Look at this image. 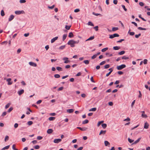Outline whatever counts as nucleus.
I'll return each instance as SVG.
<instances>
[{
    "instance_id": "nucleus-1",
    "label": "nucleus",
    "mask_w": 150,
    "mask_h": 150,
    "mask_svg": "<svg viewBox=\"0 0 150 150\" xmlns=\"http://www.w3.org/2000/svg\"><path fill=\"white\" fill-rule=\"evenodd\" d=\"M79 42V40L76 41H74L73 40H71L69 41L67 44L69 45H70L71 47H74L75 46L74 44L76 43H78Z\"/></svg>"
},
{
    "instance_id": "nucleus-2",
    "label": "nucleus",
    "mask_w": 150,
    "mask_h": 150,
    "mask_svg": "<svg viewBox=\"0 0 150 150\" xmlns=\"http://www.w3.org/2000/svg\"><path fill=\"white\" fill-rule=\"evenodd\" d=\"M126 66L125 64H122L121 65L117 66V68L118 70H121L122 69L125 68Z\"/></svg>"
},
{
    "instance_id": "nucleus-3",
    "label": "nucleus",
    "mask_w": 150,
    "mask_h": 150,
    "mask_svg": "<svg viewBox=\"0 0 150 150\" xmlns=\"http://www.w3.org/2000/svg\"><path fill=\"white\" fill-rule=\"evenodd\" d=\"M15 14L17 15H19L21 14H23L24 13V12L23 11H16L15 12Z\"/></svg>"
},
{
    "instance_id": "nucleus-4",
    "label": "nucleus",
    "mask_w": 150,
    "mask_h": 150,
    "mask_svg": "<svg viewBox=\"0 0 150 150\" xmlns=\"http://www.w3.org/2000/svg\"><path fill=\"white\" fill-rule=\"evenodd\" d=\"M77 128L80 129L82 131H85L87 129V128L86 127L81 128L80 127H77Z\"/></svg>"
},
{
    "instance_id": "nucleus-5",
    "label": "nucleus",
    "mask_w": 150,
    "mask_h": 150,
    "mask_svg": "<svg viewBox=\"0 0 150 150\" xmlns=\"http://www.w3.org/2000/svg\"><path fill=\"white\" fill-rule=\"evenodd\" d=\"M62 141L60 139H55L54 140V142L55 143H58Z\"/></svg>"
},
{
    "instance_id": "nucleus-6",
    "label": "nucleus",
    "mask_w": 150,
    "mask_h": 150,
    "mask_svg": "<svg viewBox=\"0 0 150 150\" xmlns=\"http://www.w3.org/2000/svg\"><path fill=\"white\" fill-rule=\"evenodd\" d=\"M11 78H8L6 79V81L8 82V85H11L12 83V82L11 81Z\"/></svg>"
},
{
    "instance_id": "nucleus-7",
    "label": "nucleus",
    "mask_w": 150,
    "mask_h": 150,
    "mask_svg": "<svg viewBox=\"0 0 150 150\" xmlns=\"http://www.w3.org/2000/svg\"><path fill=\"white\" fill-rule=\"evenodd\" d=\"M29 64L30 66L34 67H36L37 66V64L36 63L32 62H30Z\"/></svg>"
},
{
    "instance_id": "nucleus-8",
    "label": "nucleus",
    "mask_w": 150,
    "mask_h": 150,
    "mask_svg": "<svg viewBox=\"0 0 150 150\" xmlns=\"http://www.w3.org/2000/svg\"><path fill=\"white\" fill-rule=\"evenodd\" d=\"M149 124L148 123L146 122L144 126V128L146 129H147L149 128Z\"/></svg>"
},
{
    "instance_id": "nucleus-9",
    "label": "nucleus",
    "mask_w": 150,
    "mask_h": 150,
    "mask_svg": "<svg viewBox=\"0 0 150 150\" xmlns=\"http://www.w3.org/2000/svg\"><path fill=\"white\" fill-rule=\"evenodd\" d=\"M14 16H13V15H11L10 16L9 18H8V21H11L12 20H13V18H14Z\"/></svg>"
},
{
    "instance_id": "nucleus-10",
    "label": "nucleus",
    "mask_w": 150,
    "mask_h": 150,
    "mask_svg": "<svg viewBox=\"0 0 150 150\" xmlns=\"http://www.w3.org/2000/svg\"><path fill=\"white\" fill-rule=\"evenodd\" d=\"M58 38V37H56L55 38L52 39L51 41V42L52 43H53L55 40H57Z\"/></svg>"
},
{
    "instance_id": "nucleus-11",
    "label": "nucleus",
    "mask_w": 150,
    "mask_h": 150,
    "mask_svg": "<svg viewBox=\"0 0 150 150\" xmlns=\"http://www.w3.org/2000/svg\"><path fill=\"white\" fill-rule=\"evenodd\" d=\"M74 110L73 109H69L67 110V112L69 113H71L74 111Z\"/></svg>"
},
{
    "instance_id": "nucleus-12",
    "label": "nucleus",
    "mask_w": 150,
    "mask_h": 150,
    "mask_svg": "<svg viewBox=\"0 0 150 150\" xmlns=\"http://www.w3.org/2000/svg\"><path fill=\"white\" fill-rule=\"evenodd\" d=\"M24 90L23 89H22L18 91V93L19 95H21L24 93Z\"/></svg>"
},
{
    "instance_id": "nucleus-13",
    "label": "nucleus",
    "mask_w": 150,
    "mask_h": 150,
    "mask_svg": "<svg viewBox=\"0 0 150 150\" xmlns=\"http://www.w3.org/2000/svg\"><path fill=\"white\" fill-rule=\"evenodd\" d=\"M53 132V130L52 129H48L47 131V132L48 134H50L51 133H52Z\"/></svg>"
},
{
    "instance_id": "nucleus-14",
    "label": "nucleus",
    "mask_w": 150,
    "mask_h": 150,
    "mask_svg": "<svg viewBox=\"0 0 150 150\" xmlns=\"http://www.w3.org/2000/svg\"><path fill=\"white\" fill-rule=\"evenodd\" d=\"M106 132V130L103 131V130H102L100 131V132L99 134V135H100L102 134L104 135L105 134Z\"/></svg>"
},
{
    "instance_id": "nucleus-15",
    "label": "nucleus",
    "mask_w": 150,
    "mask_h": 150,
    "mask_svg": "<svg viewBox=\"0 0 150 150\" xmlns=\"http://www.w3.org/2000/svg\"><path fill=\"white\" fill-rule=\"evenodd\" d=\"M94 38V36H92L89 38L88 39H87L86 41H87L89 40H92Z\"/></svg>"
},
{
    "instance_id": "nucleus-16",
    "label": "nucleus",
    "mask_w": 150,
    "mask_h": 150,
    "mask_svg": "<svg viewBox=\"0 0 150 150\" xmlns=\"http://www.w3.org/2000/svg\"><path fill=\"white\" fill-rule=\"evenodd\" d=\"M141 139V138H139L137 140L135 141L134 142H133L132 143V144H135L138 143L140 141V140Z\"/></svg>"
},
{
    "instance_id": "nucleus-17",
    "label": "nucleus",
    "mask_w": 150,
    "mask_h": 150,
    "mask_svg": "<svg viewBox=\"0 0 150 150\" xmlns=\"http://www.w3.org/2000/svg\"><path fill=\"white\" fill-rule=\"evenodd\" d=\"M55 119V117H51L49 118L48 120L50 121H53Z\"/></svg>"
},
{
    "instance_id": "nucleus-18",
    "label": "nucleus",
    "mask_w": 150,
    "mask_h": 150,
    "mask_svg": "<svg viewBox=\"0 0 150 150\" xmlns=\"http://www.w3.org/2000/svg\"><path fill=\"white\" fill-rule=\"evenodd\" d=\"M105 145V146H107L110 145V143L107 141H105L104 142Z\"/></svg>"
},
{
    "instance_id": "nucleus-19",
    "label": "nucleus",
    "mask_w": 150,
    "mask_h": 150,
    "mask_svg": "<svg viewBox=\"0 0 150 150\" xmlns=\"http://www.w3.org/2000/svg\"><path fill=\"white\" fill-rule=\"evenodd\" d=\"M120 48L119 46H115L113 47V49L115 50H117Z\"/></svg>"
},
{
    "instance_id": "nucleus-20",
    "label": "nucleus",
    "mask_w": 150,
    "mask_h": 150,
    "mask_svg": "<svg viewBox=\"0 0 150 150\" xmlns=\"http://www.w3.org/2000/svg\"><path fill=\"white\" fill-rule=\"evenodd\" d=\"M9 147H10L9 145L3 148H2L1 150H4L5 149H9Z\"/></svg>"
},
{
    "instance_id": "nucleus-21",
    "label": "nucleus",
    "mask_w": 150,
    "mask_h": 150,
    "mask_svg": "<svg viewBox=\"0 0 150 150\" xmlns=\"http://www.w3.org/2000/svg\"><path fill=\"white\" fill-rule=\"evenodd\" d=\"M96 108H94L90 109L89 110L90 111H95L96 110Z\"/></svg>"
},
{
    "instance_id": "nucleus-22",
    "label": "nucleus",
    "mask_w": 150,
    "mask_h": 150,
    "mask_svg": "<svg viewBox=\"0 0 150 150\" xmlns=\"http://www.w3.org/2000/svg\"><path fill=\"white\" fill-rule=\"evenodd\" d=\"M69 37L70 38H71L74 36V35L72 32H70L69 33Z\"/></svg>"
},
{
    "instance_id": "nucleus-23",
    "label": "nucleus",
    "mask_w": 150,
    "mask_h": 150,
    "mask_svg": "<svg viewBox=\"0 0 150 150\" xmlns=\"http://www.w3.org/2000/svg\"><path fill=\"white\" fill-rule=\"evenodd\" d=\"M56 69L59 71H62V68L60 67H56Z\"/></svg>"
},
{
    "instance_id": "nucleus-24",
    "label": "nucleus",
    "mask_w": 150,
    "mask_h": 150,
    "mask_svg": "<svg viewBox=\"0 0 150 150\" xmlns=\"http://www.w3.org/2000/svg\"><path fill=\"white\" fill-rule=\"evenodd\" d=\"M118 29V28L117 27H113L112 28V31H115L117 30Z\"/></svg>"
},
{
    "instance_id": "nucleus-25",
    "label": "nucleus",
    "mask_w": 150,
    "mask_h": 150,
    "mask_svg": "<svg viewBox=\"0 0 150 150\" xmlns=\"http://www.w3.org/2000/svg\"><path fill=\"white\" fill-rule=\"evenodd\" d=\"M88 122V120H86L82 122V124H85Z\"/></svg>"
},
{
    "instance_id": "nucleus-26",
    "label": "nucleus",
    "mask_w": 150,
    "mask_h": 150,
    "mask_svg": "<svg viewBox=\"0 0 150 150\" xmlns=\"http://www.w3.org/2000/svg\"><path fill=\"white\" fill-rule=\"evenodd\" d=\"M125 52V51H122L120 52H119L118 53V54L120 55H122Z\"/></svg>"
},
{
    "instance_id": "nucleus-27",
    "label": "nucleus",
    "mask_w": 150,
    "mask_h": 150,
    "mask_svg": "<svg viewBox=\"0 0 150 150\" xmlns=\"http://www.w3.org/2000/svg\"><path fill=\"white\" fill-rule=\"evenodd\" d=\"M71 25H66L65 26V28L67 30H69V29H70L71 27Z\"/></svg>"
},
{
    "instance_id": "nucleus-28",
    "label": "nucleus",
    "mask_w": 150,
    "mask_h": 150,
    "mask_svg": "<svg viewBox=\"0 0 150 150\" xmlns=\"http://www.w3.org/2000/svg\"><path fill=\"white\" fill-rule=\"evenodd\" d=\"M142 117L143 118H146L147 117V116L146 115L142 113Z\"/></svg>"
},
{
    "instance_id": "nucleus-29",
    "label": "nucleus",
    "mask_w": 150,
    "mask_h": 150,
    "mask_svg": "<svg viewBox=\"0 0 150 150\" xmlns=\"http://www.w3.org/2000/svg\"><path fill=\"white\" fill-rule=\"evenodd\" d=\"M102 126L103 129H105L107 127V125L106 124H103L102 125Z\"/></svg>"
},
{
    "instance_id": "nucleus-30",
    "label": "nucleus",
    "mask_w": 150,
    "mask_h": 150,
    "mask_svg": "<svg viewBox=\"0 0 150 150\" xmlns=\"http://www.w3.org/2000/svg\"><path fill=\"white\" fill-rule=\"evenodd\" d=\"M54 77L56 78H59L60 77V76L58 74H55L54 75Z\"/></svg>"
},
{
    "instance_id": "nucleus-31",
    "label": "nucleus",
    "mask_w": 150,
    "mask_h": 150,
    "mask_svg": "<svg viewBox=\"0 0 150 150\" xmlns=\"http://www.w3.org/2000/svg\"><path fill=\"white\" fill-rule=\"evenodd\" d=\"M67 36V34H64L63 35V38H62V40L63 41H64L66 39Z\"/></svg>"
},
{
    "instance_id": "nucleus-32",
    "label": "nucleus",
    "mask_w": 150,
    "mask_h": 150,
    "mask_svg": "<svg viewBox=\"0 0 150 150\" xmlns=\"http://www.w3.org/2000/svg\"><path fill=\"white\" fill-rule=\"evenodd\" d=\"M88 24L89 25H91V26H94L93 24L91 21H89L88 23Z\"/></svg>"
},
{
    "instance_id": "nucleus-33",
    "label": "nucleus",
    "mask_w": 150,
    "mask_h": 150,
    "mask_svg": "<svg viewBox=\"0 0 150 150\" xmlns=\"http://www.w3.org/2000/svg\"><path fill=\"white\" fill-rule=\"evenodd\" d=\"M1 15L2 16H4V15H5L4 12V11L3 10H2L1 11Z\"/></svg>"
},
{
    "instance_id": "nucleus-34",
    "label": "nucleus",
    "mask_w": 150,
    "mask_h": 150,
    "mask_svg": "<svg viewBox=\"0 0 150 150\" xmlns=\"http://www.w3.org/2000/svg\"><path fill=\"white\" fill-rule=\"evenodd\" d=\"M108 47H106V48H104L103 49L101 50V51L103 52H104L105 51H106L107 50H108Z\"/></svg>"
},
{
    "instance_id": "nucleus-35",
    "label": "nucleus",
    "mask_w": 150,
    "mask_h": 150,
    "mask_svg": "<svg viewBox=\"0 0 150 150\" xmlns=\"http://www.w3.org/2000/svg\"><path fill=\"white\" fill-rule=\"evenodd\" d=\"M121 6L123 8L124 11H126L127 10V9L126 8L125 6L124 5H122Z\"/></svg>"
},
{
    "instance_id": "nucleus-36",
    "label": "nucleus",
    "mask_w": 150,
    "mask_h": 150,
    "mask_svg": "<svg viewBox=\"0 0 150 150\" xmlns=\"http://www.w3.org/2000/svg\"><path fill=\"white\" fill-rule=\"evenodd\" d=\"M83 62L86 64H88L89 63V61L88 60H85L83 61Z\"/></svg>"
},
{
    "instance_id": "nucleus-37",
    "label": "nucleus",
    "mask_w": 150,
    "mask_h": 150,
    "mask_svg": "<svg viewBox=\"0 0 150 150\" xmlns=\"http://www.w3.org/2000/svg\"><path fill=\"white\" fill-rule=\"evenodd\" d=\"M122 59H129V57H126L125 56H124L123 57H122Z\"/></svg>"
},
{
    "instance_id": "nucleus-38",
    "label": "nucleus",
    "mask_w": 150,
    "mask_h": 150,
    "mask_svg": "<svg viewBox=\"0 0 150 150\" xmlns=\"http://www.w3.org/2000/svg\"><path fill=\"white\" fill-rule=\"evenodd\" d=\"M138 29L139 30H146V28H142L141 27H138Z\"/></svg>"
},
{
    "instance_id": "nucleus-39",
    "label": "nucleus",
    "mask_w": 150,
    "mask_h": 150,
    "mask_svg": "<svg viewBox=\"0 0 150 150\" xmlns=\"http://www.w3.org/2000/svg\"><path fill=\"white\" fill-rule=\"evenodd\" d=\"M113 35L114 38L115 37H118L119 36V35L117 33H115Z\"/></svg>"
},
{
    "instance_id": "nucleus-40",
    "label": "nucleus",
    "mask_w": 150,
    "mask_h": 150,
    "mask_svg": "<svg viewBox=\"0 0 150 150\" xmlns=\"http://www.w3.org/2000/svg\"><path fill=\"white\" fill-rule=\"evenodd\" d=\"M9 139V137L8 136H6L5 138L4 141L5 142H6L7 140H8Z\"/></svg>"
},
{
    "instance_id": "nucleus-41",
    "label": "nucleus",
    "mask_w": 150,
    "mask_h": 150,
    "mask_svg": "<svg viewBox=\"0 0 150 150\" xmlns=\"http://www.w3.org/2000/svg\"><path fill=\"white\" fill-rule=\"evenodd\" d=\"M27 123L28 125H30L33 124V122L32 121H29Z\"/></svg>"
},
{
    "instance_id": "nucleus-42",
    "label": "nucleus",
    "mask_w": 150,
    "mask_h": 150,
    "mask_svg": "<svg viewBox=\"0 0 150 150\" xmlns=\"http://www.w3.org/2000/svg\"><path fill=\"white\" fill-rule=\"evenodd\" d=\"M110 67V65H109V64H108L105 65L104 67L105 69H106L109 68Z\"/></svg>"
},
{
    "instance_id": "nucleus-43",
    "label": "nucleus",
    "mask_w": 150,
    "mask_h": 150,
    "mask_svg": "<svg viewBox=\"0 0 150 150\" xmlns=\"http://www.w3.org/2000/svg\"><path fill=\"white\" fill-rule=\"evenodd\" d=\"M16 145L15 144H13L12 146V148L14 150H18V149L15 148Z\"/></svg>"
},
{
    "instance_id": "nucleus-44",
    "label": "nucleus",
    "mask_w": 150,
    "mask_h": 150,
    "mask_svg": "<svg viewBox=\"0 0 150 150\" xmlns=\"http://www.w3.org/2000/svg\"><path fill=\"white\" fill-rule=\"evenodd\" d=\"M10 105L11 104L10 103H8L5 106V108L7 109V108H8L9 107Z\"/></svg>"
},
{
    "instance_id": "nucleus-45",
    "label": "nucleus",
    "mask_w": 150,
    "mask_h": 150,
    "mask_svg": "<svg viewBox=\"0 0 150 150\" xmlns=\"http://www.w3.org/2000/svg\"><path fill=\"white\" fill-rule=\"evenodd\" d=\"M141 35V33H139V34L138 35H135V37L136 38H138Z\"/></svg>"
},
{
    "instance_id": "nucleus-46",
    "label": "nucleus",
    "mask_w": 150,
    "mask_h": 150,
    "mask_svg": "<svg viewBox=\"0 0 150 150\" xmlns=\"http://www.w3.org/2000/svg\"><path fill=\"white\" fill-rule=\"evenodd\" d=\"M128 141L130 143H132V142H134V140H132L130 138H128Z\"/></svg>"
},
{
    "instance_id": "nucleus-47",
    "label": "nucleus",
    "mask_w": 150,
    "mask_h": 150,
    "mask_svg": "<svg viewBox=\"0 0 150 150\" xmlns=\"http://www.w3.org/2000/svg\"><path fill=\"white\" fill-rule=\"evenodd\" d=\"M13 108L11 107L8 109L7 112H10L13 110Z\"/></svg>"
},
{
    "instance_id": "nucleus-48",
    "label": "nucleus",
    "mask_w": 150,
    "mask_h": 150,
    "mask_svg": "<svg viewBox=\"0 0 150 150\" xmlns=\"http://www.w3.org/2000/svg\"><path fill=\"white\" fill-rule=\"evenodd\" d=\"M147 59H144L143 61V63L144 64H147Z\"/></svg>"
},
{
    "instance_id": "nucleus-49",
    "label": "nucleus",
    "mask_w": 150,
    "mask_h": 150,
    "mask_svg": "<svg viewBox=\"0 0 150 150\" xmlns=\"http://www.w3.org/2000/svg\"><path fill=\"white\" fill-rule=\"evenodd\" d=\"M130 120V119L128 117H127V118L125 119L124 120V121H129Z\"/></svg>"
},
{
    "instance_id": "nucleus-50",
    "label": "nucleus",
    "mask_w": 150,
    "mask_h": 150,
    "mask_svg": "<svg viewBox=\"0 0 150 150\" xmlns=\"http://www.w3.org/2000/svg\"><path fill=\"white\" fill-rule=\"evenodd\" d=\"M103 122V121H99V122L98 123V127L101 124V123H102Z\"/></svg>"
},
{
    "instance_id": "nucleus-51",
    "label": "nucleus",
    "mask_w": 150,
    "mask_h": 150,
    "mask_svg": "<svg viewBox=\"0 0 150 150\" xmlns=\"http://www.w3.org/2000/svg\"><path fill=\"white\" fill-rule=\"evenodd\" d=\"M97 57V55L96 54H94L91 57V59H95Z\"/></svg>"
},
{
    "instance_id": "nucleus-52",
    "label": "nucleus",
    "mask_w": 150,
    "mask_h": 150,
    "mask_svg": "<svg viewBox=\"0 0 150 150\" xmlns=\"http://www.w3.org/2000/svg\"><path fill=\"white\" fill-rule=\"evenodd\" d=\"M65 45L59 47V49L60 50H63L65 48Z\"/></svg>"
},
{
    "instance_id": "nucleus-53",
    "label": "nucleus",
    "mask_w": 150,
    "mask_h": 150,
    "mask_svg": "<svg viewBox=\"0 0 150 150\" xmlns=\"http://www.w3.org/2000/svg\"><path fill=\"white\" fill-rule=\"evenodd\" d=\"M34 148L35 149H38L40 148V146L39 145H36L34 146Z\"/></svg>"
},
{
    "instance_id": "nucleus-54",
    "label": "nucleus",
    "mask_w": 150,
    "mask_h": 150,
    "mask_svg": "<svg viewBox=\"0 0 150 150\" xmlns=\"http://www.w3.org/2000/svg\"><path fill=\"white\" fill-rule=\"evenodd\" d=\"M92 14L93 15H95V16H98V15H100V13H95L94 12H93V13H92Z\"/></svg>"
},
{
    "instance_id": "nucleus-55",
    "label": "nucleus",
    "mask_w": 150,
    "mask_h": 150,
    "mask_svg": "<svg viewBox=\"0 0 150 150\" xmlns=\"http://www.w3.org/2000/svg\"><path fill=\"white\" fill-rule=\"evenodd\" d=\"M105 54L106 55H109V57H110L112 56V54H109V53H108V52L106 53Z\"/></svg>"
},
{
    "instance_id": "nucleus-56",
    "label": "nucleus",
    "mask_w": 150,
    "mask_h": 150,
    "mask_svg": "<svg viewBox=\"0 0 150 150\" xmlns=\"http://www.w3.org/2000/svg\"><path fill=\"white\" fill-rule=\"evenodd\" d=\"M135 100H134L132 103V104H131V106L132 108L133 106V105H134V103H135Z\"/></svg>"
},
{
    "instance_id": "nucleus-57",
    "label": "nucleus",
    "mask_w": 150,
    "mask_h": 150,
    "mask_svg": "<svg viewBox=\"0 0 150 150\" xmlns=\"http://www.w3.org/2000/svg\"><path fill=\"white\" fill-rule=\"evenodd\" d=\"M42 139V137L40 136H38L37 137V139L39 140H41Z\"/></svg>"
},
{
    "instance_id": "nucleus-58",
    "label": "nucleus",
    "mask_w": 150,
    "mask_h": 150,
    "mask_svg": "<svg viewBox=\"0 0 150 150\" xmlns=\"http://www.w3.org/2000/svg\"><path fill=\"white\" fill-rule=\"evenodd\" d=\"M26 2V1L25 0H20V2L21 3H24Z\"/></svg>"
},
{
    "instance_id": "nucleus-59",
    "label": "nucleus",
    "mask_w": 150,
    "mask_h": 150,
    "mask_svg": "<svg viewBox=\"0 0 150 150\" xmlns=\"http://www.w3.org/2000/svg\"><path fill=\"white\" fill-rule=\"evenodd\" d=\"M105 61H103L102 62H101V63H100V65H102L104 64H105Z\"/></svg>"
},
{
    "instance_id": "nucleus-60",
    "label": "nucleus",
    "mask_w": 150,
    "mask_h": 150,
    "mask_svg": "<svg viewBox=\"0 0 150 150\" xmlns=\"http://www.w3.org/2000/svg\"><path fill=\"white\" fill-rule=\"evenodd\" d=\"M6 114H7V113L6 112H4L2 114L1 116L3 117H4V116H5V115H6Z\"/></svg>"
},
{
    "instance_id": "nucleus-61",
    "label": "nucleus",
    "mask_w": 150,
    "mask_h": 150,
    "mask_svg": "<svg viewBox=\"0 0 150 150\" xmlns=\"http://www.w3.org/2000/svg\"><path fill=\"white\" fill-rule=\"evenodd\" d=\"M98 26H96L94 27V28L95 29V30L96 31H97L98 30Z\"/></svg>"
},
{
    "instance_id": "nucleus-62",
    "label": "nucleus",
    "mask_w": 150,
    "mask_h": 150,
    "mask_svg": "<svg viewBox=\"0 0 150 150\" xmlns=\"http://www.w3.org/2000/svg\"><path fill=\"white\" fill-rule=\"evenodd\" d=\"M132 23L134 24L136 26H137V23L134 22L132 21L131 22Z\"/></svg>"
},
{
    "instance_id": "nucleus-63",
    "label": "nucleus",
    "mask_w": 150,
    "mask_h": 150,
    "mask_svg": "<svg viewBox=\"0 0 150 150\" xmlns=\"http://www.w3.org/2000/svg\"><path fill=\"white\" fill-rule=\"evenodd\" d=\"M80 11V10L79 9H75L74 10V12H79Z\"/></svg>"
},
{
    "instance_id": "nucleus-64",
    "label": "nucleus",
    "mask_w": 150,
    "mask_h": 150,
    "mask_svg": "<svg viewBox=\"0 0 150 150\" xmlns=\"http://www.w3.org/2000/svg\"><path fill=\"white\" fill-rule=\"evenodd\" d=\"M117 73L119 75H122L123 74V72L122 71H118Z\"/></svg>"
}]
</instances>
